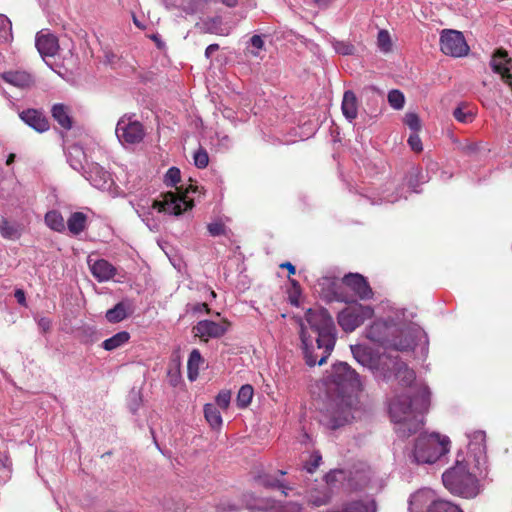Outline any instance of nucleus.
I'll list each match as a JSON object with an SVG mask.
<instances>
[{
  "instance_id": "obj_6",
  "label": "nucleus",
  "mask_w": 512,
  "mask_h": 512,
  "mask_svg": "<svg viewBox=\"0 0 512 512\" xmlns=\"http://www.w3.org/2000/svg\"><path fill=\"white\" fill-rule=\"evenodd\" d=\"M442 480L452 494L473 498L479 493L478 480L464 459H457L455 465L443 473Z\"/></svg>"
},
{
  "instance_id": "obj_29",
  "label": "nucleus",
  "mask_w": 512,
  "mask_h": 512,
  "mask_svg": "<svg viewBox=\"0 0 512 512\" xmlns=\"http://www.w3.org/2000/svg\"><path fill=\"white\" fill-rule=\"evenodd\" d=\"M204 416L212 428H219L222 425L220 411L214 404H206L204 406Z\"/></svg>"
},
{
  "instance_id": "obj_11",
  "label": "nucleus",
  "mask_w": 512,
  "mask_h": 512,
  "mask_svg": "<svg viewBox=\"0 0 512 512\" xmlns=\"http://www.w3.org/2000/svg\"><path fill=\"white\" fill-rule=\"evenodd\" d=\"M398 331V326L385 321H375L366 330V337L372 342L387 347L389 338Z\"/></svg>"
},
{
  "instance_id": "obj_38",
  "label": "nucleus",
  "mask_w": 512,
  "mask_h": 512,
  "mask_svg": "<svg viewBox=\"0 0 512 512\" xmlns=\"http://www.w3.org/2000/svg\"><path fill=\"white\" fill-rule=\"evenodd\" d=\"M334 49L341 55H353L355 52L354 45L348 41H336L334 43Z\"/></svg>"
},
{
  "instance_id": "obj_8",
  "label": "nucleus",
  "mask_w": 512,
  "mask_h": 512,
  "mask_svg": "<svg viewBox=\"0 0 512 512\" xmlns=\"http://www.w3.org/2000/svg\"><path fill=\"white\" fill-rule=\"evenodd\" d=\"M440 50L452 57H464L469 53V46L462 32L445 29L440 35Z\"/></svg>"
},
{
  "instance_id": "obj_41",
  "label": "nucleus",
  "mask_w": 512,
  "mask_h": 512,
  "mask_svg": "<svg viewBox=\"0 0 512 512\" xmlns=\"http://www.w3.org/2000/svg\"><path fill=\"white\" fill-rule=\"evenodd\" d=\"M207 229H208L209 234L213 237L226 234V227H225L224 223H222L220 221L209 223L207 225Z\"/></svg>"
},
{
  "instance_id": "obj_4",
  "label": "nucleus",
  "mask_w": 512,
  "mask_h": 512,
  "mask_svg": "<svg viewBox=\"0 0 512 512\" xmlns=\"http://www.w3.org/2000/svg\"><path fill=\"white\" fill-rule=\"evenodd\" d=\"M181 181V173L177 167L168 169L165 175V184L167 186L176 187L177 192L169 191L162 195L163 200H155L153 208L159 212H166L173 215H181L183 212L192 209L194 202L188 199L187 194L195 192L196 185L190 184L184 191L176 185Z\"/></svg>"
},
{
  "instance_id": "obj_22",
  "label": "nucleus",
  "mask_w": 512,
  "mask_h": 512,
  "mask_svg": "<svg viewBox=\"0 0 512 512\" xmlns=\"http://www.w3.org/2000/svg\"><path fill=\"white\" fill-rule=\"evenodd\" d=\"M51 114L53 119L65 130H70L73 126L72 117L70 116L69 108L62 104L57 103L52 106Z\"/></svg>"
},
{
  "instance_id": "obj_58",
  "label": "nucleus",
  "mask_w": 512,
  "mask_h": 512,
  "mask_svg": "<svg viewBox=\"0 0 512 512\" xmlns=\"http://www.w3.org/2000/svg\"><path fill=\"white\" fill-rule=\"evenodd\" d=\"M210 295H211V297H212V298H215V297H216V293H215V291L210 290Z\"/></svg>"
},
{
  "instance_id": "obj_34",
  "label": "nucleus",
  "mask_w": 512,
  "mask_h": 512,
  "mask_svg": "<svg viewBox=\"0 0 512 512\" xmlns=\"http://www.w3.org/2000/svg\"><path fill=\"white\" fill-rule=\"evenodd\" d=\"M377 44L381 51L387 53L392 49V41L387 30H380L377 36Z\"/></svg>"
},
{
  "instance_id": "obj_32",
  "label": "nucleus",
  "mask_w": 512,
  "mask_h": 512,
  "mask_svg": "<svg viewBox=\"0 0 512 512\" xmlns=\"http://www.w3.org/2000/svg\"><path fill=\"white\" fill-rule=\"evenodd\" d=\"M0 234L5 239H18L21 235L20 231L5 218L0 222Z\"/></svg>"
},
{
  "instance_id": "obj_31",
  "label": "nucleus",
  "mask_w": 512,
  "mask_h": 512,
  "mask_svg": "<svg viewBox=\"0 0 512 512\" xmlns=\"http://www.w3.org/2000/svg\"><path fill=\"white\" fill-rule=\"evenodd\" d=\"M254 394L253 387L249 384L243 385L237 395V406L239 408H246L252 401Z\"/></svg>"
},
{
  "instance_id": "obj_50",
  "label": "nucleus",
  "mask_w": 512,
  "mask_h": 512,
  "mask_svg": "<svg viewBox=\"0 0 512 512\" xmlns=\"http://www.w3.org/2000/svg\"><path fill=\"white\" fill-rule=\"evenodd\" d=\"M267 485H268V486H271V487H274V488L281 489V491H282V493H283L284 495H287V493H286V491H285L286 489H291L290 487H288V486L284 485V483H282V482H281V481H279V480H275V481H273V482H269V483H267Z\"/></svg>"
},
{
  "instance_id": "obj_51",
  "label": "nucleus",
  "mask_w": 512,
  "mask_h": 512,
  "mask_svg": "<svg viewBox=\"0 0 512 512\" xmlns=\"http://www.w3.org/2000/svg\"><path fill=\"white\" fill-rule=\"evenodd\" d=\"M280 268H285V269H287V271H288V273H289V277H290L291 275H294V274L296 273V268H295V266H294L292 263H290V262H284V263L280 264Z\"/></svg>"
},
{
  "instance_id": "obj_56",
  "label": "nucleus",
  "mask_w": 512,
  "mask_h": 512,
  "mask_svg": "<svg viewBox=\"0 0 512 512\" xmlns=\"http://www.w3.org/2000/svg\"><path fill=\"white\" fill-rule=\"evenodd\" d=\"M228 7H234L237 4V0H222Z\"/></svg>"
},
{
  "instance_id": "obj_39",
  "label": "nucleus",
  "mask_w": 512,
  "mask_h": 512,
  "mask_svg": "<svg viewBox=\"0 0 512 512\" xmlns=\"http://www.w3.org/2000/svg\"><path fill=\"white\" fill-rule=\"evenodd\" d=\"M404 123L414 132L421 129L420 118L416 113H407L404 118Z\"/></svg>"
},
{
  "instance_id": "obj_13",
  "label": "nucleus",
  "mask_w": 512,
  "mask_h": 512,
  "mask_svg": "<svg viewBox=\"0 0 512 512\" xmlns=\"http://www.w3.org/2000/svg\"><path fill=\"white\" fill-rule=\"evenodd\" d=\"M349 485L354 490H362L371 483V468L366 463L360 462L353 465L349 472Z\"/></svg>"
},
{
  "instance_id": "obj_53",
  "label": "nucleus",
  "mask_w": 512,
  "mask_h": 512,
  "mask_svg": "<svg viewBox=\"0 0 512 512\" xmlns=\"http://www.w3.org/2000/svg\"><path fill=\"white\" fill-rule=\"evenodd\" d=\"M332 1L333 0H314L315 4L321 9L328 8Z\"/></svg>"
},
{
  "instance_id": "obj_15",
  "label": "nucleus",
  "mask_w": 512,
  "mask_h": 512,
  "mask_svg": "<svg viewBox=\"0 0 512 512\" xmlns=\"http://www.w3.org/2000/svg\"><path fill=\"white\" fill-rule=\"evenodd\" d=\"M415 345L412 333L408 329L398 327V331L389 338L386 348L403 352L413 350Z\"/></svg>"
},
{
  "instance_id": "obj_25",
  "label": "nucleus",
  "mask_w": 512,
  "mask_h": 512,
  "mask_svg": "<svg viewBox=\"0 0 512 512\" xmlns=\"http://www.w3.org/2000/svg\"><path fill=\"white\" fill-rule=\"evenodd\" d=\"M204 360L198 349H193L189 355L187 370H188V379L190 381H195L199 376L200 366L203 364Z\"/></svg>"
},
{
  "instance_id": "obj_36",
  "label": "nucleus",
  "mask_w": 512,
  "mask_h": 512,
  "mask_svg": "<svg viewBox=\"0 0 512 512\" xmlns=\"http://www.w3.org/2000/svg\"><path fill=\"white\" fill-rule=\"evenodd\" d=\"M194 164L199 169H204L209 164V156L203 147H199V149L193 155Z\"/></svg>"
},
{
  "instance_id": "obj_30",
  "label": "nucleus",
  "mask_w": 512,
  "mask_h": 512,
  "mask_svg": "<svg viewBox=\"0 0 512 512\" xmlns=\"http://www.w3.org/2000/svg\"><path fill=\"white\" fill-rule=\"evenodd\" d=\"M427 512H463L462 509L453 504L452 502L438 499L433 501L428 509Z\"/></svg>"
},
{
  "instance_id": "obj_43",
  "label": "nucleus",
  "mask_w": 512,
  "mask_h": 512,
  "mask_svg": "<svg viewBox=\"0 0 512 512\" xmlns=\"http://www.w3.org/2000/svg\"><path fill=\"white\" fill-rule=\"evenodd\" d=\"M340 478H345V473L342 470H334L330 471L325 476V483L323 485H328L330 487L334 482L338 481Z\"/></svg>"
},
{
  "instance_id": "obj_52",
  "label": "nucleus",
  "mask_w": 512,
  "mask_h": 512,
  "mask_svg": "<svg viewBox=\"0 0 512 512\" xmlns=\"http://www.w3.org/2000/svg\"><path fill=\"white\" fill-rule=\"evenodd\" d=\"M219 49L218 44H210L205 50L206 58H210L211 55Z\"/></svg>"
},
{
  "instance_id": "obj_55",
  "label": "nucleus",
  "mask_w": 512,
  "mask_h": 512,
  "mask_svg": "<svg viewBox=\"0 0 512 512\" xmlns=\"http://www.w3.org/2000/svg\"><path fill=\"white\" fill-rule=\"evenodd\" d=\"M290 282L293 286V291H295V293H297V294H300V285H299L298 281L291 279Z\"/></svg>"
},
{
  "instance_id": "obj_21",
  "label": "nucleus",
  "mask_w": 512,
  "mask_h": 512,
  "mask_svg": "<svg viewBox=\"0 0 512 512\" xmlns=\"http://www.w3.org/2000/svg\"><path fill=\"white\" fill-rule=\"evenodd\" d=\"M341 109L346 119L352 121L357 118L358 99L353 91L347 90L344 92Z\"/></svg>"
},
{
  "instance_id": "obj_48",
  "label": "nucleus",
  "mask_w": 512,
  "mask_h": 512,
  "mask_svg": "<svg viewBox=\"0 0 512 512\" xmlns=\"http://www.w3.org/2000/svg\"><path fill=\"white\" fill-rule=\"evenodd\" d=\"M14 296L20 305L27 306L25 292L22 289H16Z\"/></svg>"
},
{
  "instance_id": "obj_2",
  "label": "nucleus",
  "mask_w": 512,
  "mask_h": 512,
  "mask_svg": "<svg viewBox=\"0 0 512 512\" xmlns=\"http://www.w3.org/2000/svg\"><path fill=\"white\" fill-rule=\"evenodd\" d=\"M301 322L300 338L306 364L322 365L326 362L336 343V327L333 318L324 308L308 309Z\"/></svg>"
},
{
  "instance_id": "obj_12",
  "label": "nucleus",
  "mask_w": 512,
  "mask_h": 512,
  "mask_svg": "<svg viewBox=\"0 0 512 512\" xmlns=\"http://www.w3.org/2000/svg\"><path fill=\"white\" fill-rule=\"evenodd\" d=\"M343 284L349 287L361 300L373 298V291L366 278L358 273H349L342 279Z\"/></svg>"
},
{
  "instance_id": "obj_37",
  "label": "nucleus",
  "mask_w": 512,
  "mask_h": 512,
  "mask_svg": "<svg viewBox=\"0 0 512 512\" xmlns=\"http://www.w3.org/2000/svg\"><path fill=\"white\" fill-rule=\"evenodd\" d=\"M453 116L458 122L461 123H470L474 120L475 117L472 111H465V109L461 106L455 108L453 111Z\"/></svg>"
},
{
  "instance_id": "obj_23",
  "label": "nucleus",
  "mask_w": 512,
  "mask_h": 512,
  "mask_svg": "<svg viewBox=\"0 0 512 512\" xmlns=\"http://www.w3.org/2000/svg\"><path fill=\"white\" fill-rule=\"evenodd\" d=\"M395 376L403 386H410L416 378L415 372L404 362L396 361Z\"/></svg>"
},
{
  "instance_id": "obj_19",
  "label": "nucleus",
  "mask_w": 512,
  "mask_h": 512,
  "mask_svg": "<svg viewBox=\"0 0 512 512\" xmlns=\"http://www.w3.org/2000/svg\"><path fill=\"white\" fill-rule=\"evenodd\" d=\"M351 351H352L353 357L361 365L366 366L370 369L372 367L378 368L379 362L381 361V359L375 357L372 354L371 348L364 346V345H355V346H351Z\"/></svg>"
},
{
  "instance_id": "obj_1",
  "label": "nucleus",
  "mask_w": 512,
  "mask_h": 512,
  "mask_svg": "<svg viewBox=\"0 0 512 512\" xmlns=\"http://www.w3.org/2000/svg\"><path fill=\"white\" fill-rule=\"evenodd\" d=\"M360 389L361 382L355 370L345 362L335 364L320 422L331 430L349 423L354 418L353 411L358 403L357 393Z\"/></svg>"
},
{
  "instance_id": "obj_44",
  "label": "nucleus",
  "mask_w": 512,
  "mask_h": 512,
  "mask_svg": "<svg viewBox=\"0 0 512 512\" xmlns=\"http://www.w3.org/2000/svg\"><path fill=\"white\" fill-rule=\"evenodd\" d=\"M408 144L410 145L411 149L415 152H421L423 150L422 141L417 132H414L409 136Z\"/></svg>"
},
{
  "instance_id": "obj_45",
  "label": "nucleus",
  "mask_w": 512,
  "mask_h": 512,
  "mask_svg": "<svg viewBox=\"0 0 512 512\" xmlns=\"http://www.w3.org/2000/svg\"><path fill=\"white\" fill-rule=\"evenodd\" d=\"M480 148L481 147H480L479 143L469 142L461 147V151L463 154H465L467 156H471V155L478 153L480 151Z\"/></svg>"
},
{
  "instance_id": "obj_28",
  "label": "nucleus",
  "mask_w": 512,
  "mask_h": 512,
  "mask_svg": "<svg viewBox=\"0 0 512 512\" xmlns=\"http://www.w3.org/2000/svg\"><path fill=\"white\" fill-rule=\"evenodd\" d=\"M46 225L56 232L65 230L64 218L60 212L56 210L48 211L44 217Z\"/></svg>"
},
{
  "instance_id": "obj_20",
  "label": "nucleus",
  "mask_w": 512,
  "mask_h": 512,
  "mask_svg": "<svg viewBox=\"0 0 512 512\" xmlns=\"http://www.w3.org/2000/svg\"><path fill=\"white\" fill-rule=\"evenodd\" d=\"M332 498V490L328 485H320L315 488H311L306 495L307 502L314 506L326 505Z\"/></svg>"
},
{
  "instance_id": "obj_42",
  "label": "nucleus",
  "mask_w": 512,
  "mask_h": 512,
  "mask_svg": "<svg viewBox=\"0 0 512 512\" xmlns=\"http://www.w3.org/2000/svg\"><path fill=\"white\" fill-rule=\"evenodd\" d=\"M321 459L322 457L320 454H312L310 457V461L304 465V469L309 473H313L319 467Z\"/></svg>"
},
{
  "instance_id": "obj_7",
  "label": "nucleus",
  "mask_w": 512,
  "mask_h": 512,
  "mask_svg": "<svg viewBox=\"0 0 512 512\" xmlns=\"http://www.w3.org/2000/svg\"><path fill=\"white\" fill-rule=\"evenodd\" d=\"M374 315L371 306L354 304L343 309L338 315V323L345 332H352Z\"/></svg>"
},
{
  "instance_id": "obj_26",
  "label": "nucleus",
  "mask_w": 512,
  "mask_h": 512,
  "mask_svg": "<svg viewBox=\"0 0 512 512\" xmlns=\"http://www.w3.org/2000/svg\"><path fill=\"white\" fill-rule=\"evenodd\" d=\"M130 339V334L127 331H121L113 335L112 337L106 339L102 343V347L107 351L115 350L124 344H126Z\"/></svg>"
},
{
  "instance_id": "obj_16",
  "label": "nucleus",
  "mask_w": 512,
  "mask_h": 512,
  "mask_svg": "<svg viewBox=\"0 0 512 512\" xmlns=\"http://www.w3.org/2000/svg\"><path fill=\"white\" fill-rule=\"evenodd\" d=\"M88 265L92 275L99 282L109 281L117 272L116 268L105 259L92 261L91 258H88Z\"/></svg>"
},
{
  "instance_id": "obj_27",
  "label": "nucleus",
  "mask_w": 512,
  "mask_h": 512,
  "mask_svg": "<svg viewBox=\"0 0 512 512\" xmlns=\"http://www.w3.org/2000/svg\"><path fill=\"white\" fill-rule=\"evenodd\" d=\"M129 307L124 302L117 303L113 308L107 310L106 319L110 323H118L128 316Z\"/></svg>"
},
{
  "instance_id": "obj_57",
  "label": "nucleus",
  "mask_w": 512,
  "mask_h": 512,
  "mask_svg": "<svg viewBox=\"0 0 512 512\" xmlns=\"http://www.w3.org/2000/svg\"><path fill=\"white\" fill-rule=\"evenodd\" d=\"M14 160H15V154L11 153V154H9V156H8V158L6 160V164L10 165V164H12L14 162Z\"/></svg>"
},
{
  "instance_id": "obj_24",
  "label": "nucleus",
  "mask_w": 512,
  "mask_h": 512,
  "mask_svg": "<svg viewBox=\"0 0 512 512\" xmlns=\"http://www.w3.org/2000/svg\"><path fill=\"white\" fill-rule=\"evenodd\" d=\"M87 215L83 212H73L67 220L68 230L73 235H79L86 228Z\"/></svg>"
},
{
  "instance_id": "obj_35",
  "label": "nucleus",
  "mask_w": 512,
  "mask_h": 512,
  "mask_svg": "<svg viewBox=\"0 0 512 512\" xmlns=\"http://www.w3.org/2000/svg\"><path fill=\"white\" fill-rule=\"evenodd\" d=\"M12 24L3 14H0V42H6L11 38Z\"/></svg>"
},
{
  "instance_id": "obj_10",
  "label": "nucleus",
  "mask_w": 512,
  "mask_h": 512,
  "mask_svg": "<svg viewBox=\"0 0 512 512\" xmlns=\"http://www.w3.org/2000/svg\"><path fill=\"white\" fill-rule=\"evenodd\" d=\"M116 135L120 141L136 144L144 138V128L139 121H126L121 118L116 126Z\"/></svg>"
},
{
  "instance_id": "obj_59",
  "label": "nucleus",
  "mask_w": 512,
  "mask_h": 512,
  "mask_svg": "<svg viewBox=\"0 0 512 512\" xmlns=\"http://www.w3.org/2000/svg\"><path fill=\"white\" fill-rule=\"evenodd\" d=\"M278 473H279L280 475H284L286 472H284V471H282V470H279V471H278Z\"/></svg>"
},
{
  "instance_id": "obj_54",
  "label": "nucleus",
  "mask_w": 512,
  "mask_h": 512,
  "mask_svg": "<svg viewBox=\"0 0 512 512\" xmlns=\"http://www.w3.org/2000/svg\"><path fill=\"white\" fill-rule=\"evenodd\" d=\"M300 294H297L295 293V291H293L291 294H290V303L292 305H295V306H298L299 302H298V297H299Z\"/></svg>"
},
{
  "instance_id": "obj_47",
  "label": "nucleus",
  "mask_w": 512,
  "mask_h": 512,
  "mask_svg": "<svg viewBox=\"0 0 512 512\" xmlns=\"http://www.w3.org/2000/svg\"><path fill=\"white\" fill-rule=\"evenodd\" d=\"M192 311L195 313H201V312L210 313V308L207 303L203 302V303L195 304L192 307Z\"/></svg>"
},
{
  "instance_id": "obj_33",
  "label": "nucleus",
  "mask_w": 512,
  "mask_h": 512,
  "mask_svg": "<svg viewBox=\"0 0 512 512\" xmlns=\"http://www.w3.org/2000/svg\"><path fill=\"white\" fill-rule=\"evenodd\" d=\"M388 102L392 108L400 110L405 104L404 94L398 89L391 90L388 93Z\"/></svg>"
},
{
  "instance_id": "obj_40",
  "label": "nucleus",
  "mask_w": 512,
  "mask_h": 512,
  "mask_svg": "<svg viewBox=\"0 0 512 512\" xmlns=\"http://www.w3.org/2000/svg\"><path fill=\"white\" fill-rule=\"evenodd\" d=\"M215 400L218 407L226 410L230 404L231 392L229 390H222L218 393Z\"/></svg>"
},
{
  "instance_id": "obj_5",
  "label": "nucleus",
  "mask_w": 512,
  "mask_h": 512,
  "mask_svg": "<svg viewBox=\"0 0 512 512\" xmlns=\"http://www.w3.org/2000/svg\"><path fill=\"white\" fill-rule=\"evenodd\" d=\"M450 446L446 435L423 433L415 439L412 455L418 464H434L450 451Z\"/></svg>"
},
{
  "instance_id": "obj_14",
  "label": "nucleus",
  "mask_w": 512,
  "mask_h": 512,
  "mask_svg": "<svg viewBox=\"0 0 512 512\" xmlns=\"http://www.w3.org/2000/svg\"><path fill=\"white\" fill-rule=\"evenodd\" d=\"M20 119L29 127L43 133L49 130L50 123L47 117L37 109H26L19 113Z\"/></svg>"
},
{
  "instance_id": "obj_3",
  "label": "nucleus",
  "mask_w": 512,
  "mask_h": 512,
  "mask_svg": "<svg viewBox=\"0 0 512 512\" xmlns=\"http://www.w3.org/2000/svg\"><path fill=\"white\" fill-rule=\"evenodd\" d=\"M429 392L424 389L414 400L407 395L395 397L389 405L392 421L397 424L396 431L402 437L416 433L423 425V414L429 407Z\"/></svg>"
},
{
  "instance_id": "obj_46",
  "label": "nucleus",
  "mask_w": 512,
  "mask_h": 512,
  "mask_svg": "<svg viewBox=\"0 0 512 512\" xmlns=\"http://www.w3.org/2000/svg\"><path fill=\"white\" fill-rule=\"evenodd\" d=\"M38 327L43 333H47L52 328V321L47 317H42L38 320Z\"/></svg>"
},
{
  "instance_id": "obj_9",
  "label": "nucleus",
  "mask_w": 512,
  "mask_h": 512,
  "mask_svg": "<svg viewBox=\"0 0 512 512\" xmlns=\"http://www.w3.org/2000/svg\"><path fill=\"white\" fill-rule=\"evenodd\" d=\"M230 322L222 320L215 322L212 320H201L192 328L195 337L201 341L207 342L210 338H220L228 331Z\"/></svg>"
},
{
  "instance_id": "obj_18",
  "label": "nucleus",
  "mask_w": 512,
  "mask_h": 512,
  "mask_svg": "<svg viewBox=\"0 0 512 512\" xmlns=\"http://www.w3.org/2000/svg\"><path fill=\"white\" fill-rule=\"evenodd\" d=\"M1 78L8 84L18 88H29L34 84L33 76L20 70L6 71L1 75Z\"/></svg>"
},
{
  "instance_id": "obj_17",
  "label": "nucleus",
  "mask_w": 512,
  "mask_h": 512,
  "mask_svg": "<svg viewBox=\"0 0 512 512\" xmlns=\"http://www.w3.org/2000/svg\"><path fill=\"white\" fill-rule=\"evenodd\" d=\"M36 47L42 57H53L59 50L58 38L51 33L39 32L36 35Z\"/></svg>"
},
{
  "instance_id": "obj_49",
  "label": "nucleus",
  "mask_w": 512,
  "mask_h": 512,
  "mask_svg": "<svg viewBox=\"0 0 512 512\" xmlns=\"http://www.w3.org/2000/svg\"><path fill=\"white\" fill-rule=\"evenodd\" d=\"M251 45L256 48V49H262L263 46H264V41L263 39L261 38V36L259 35H254L252 36L251 40Z\"/></svg>"
}]
</instances>
